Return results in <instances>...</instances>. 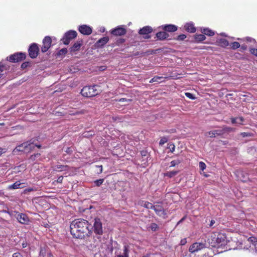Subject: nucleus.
<instances>
[{
	"label": "nucleus",
	"instance_id": "1",
	"mask_svg": "<svg viewBox=\"0 0 257 257\" xmlns=\"http://www.w3.org/2000/svg\"><path fill=\"white\" fill-rule=\"evenodd\" d=\"M90 224L86 220L78 218L74 220L70 225V231L74 237L82 238L86 235L90 237L92 231L89 229Z\"/></svg>",
	"mask_w": 257,
	"mask_h": 257
},
{
	"label": "nucleus",
	"instance_id": "2",
	"mask_svg": "<svg viewBox=\"0 0 257 257\" xmlns=\"http://www.w3.org/2000/svg\"><path fill=\"white\" fill-rule=\"evenodd\" d=\"M92 235L89 237V241L90 242L91 246L96 247L99 246L102 243V235L103 233L102 223L99 218L94 219L93 225L92 227Z\"/></svg>",
	"mask_w": 257,
	"mask_h": 257
},
{
	"label": "nucleus",
	"instance_id": "3",
	"mask_svg": "<svg viewBox=\"0 0 257 257\" xmlns=\"http://www.w3.org/2000/svg\"><path fill=\"white\" fill-rule=\"evenodd\" d=\"M208 240L212 246L217 247L225 245L227 241L226 234L219 231L212 232Z\"/></svg>",
	"mask_w": 257,
	"mask_h": 257
},
{
	"label": "nucleus",
	"instance_id": "4",
	"mask_svg": "<svg viewBox=\"0 0 257 257\" xmlns=\"http://www.w3.org/2000/svg\"><path fill=\"white\" fill-rule=\"evenodd\" d=\"M101 92L100 86L97 85L84 86L81 90V95L85 97H92Z\"/></svg>",
	"mask_w": 257,
	"mask_h": 257
},
{
	"label": "nucleus",
	"instance_id": "5",
	"mask_svg": "<svg viewBox=\"0 0 257 257\" xmlns=\"http://www.w3.org/2000/svg\"><path fill=\"white\" fill-rule=\"evenodd\" d=\"M33 144L32 140L24 142L17 146L13 150V153L16 154L18 152H24L28 150V152H31L34 149V147H31V145Z\"/></svg>",
	"mask_w": 257,
	"mask_h": 257
},
{
	"label": "nucleus",
	"instance_id": "6",
	"mask_svg": "<svg viewBox=\"0 0 257 257\" xmlns=\"http://www.w3.org/2000/svg\"><path fill=\"white\" fill-rule=\"evenodd\" d=\"M26 58V53L23 52H17L7 57V60L12 63H17L25 60Z\"/></svg>",
	"mask_w": 257,
	"mask_h": 257
},
{
	"label": "nucleus",
	"instance_id": "7",
	"mask_svg": "<svg viewBox=\"0 0 257 257\" xmlns=\"http://www.w3.org/2000/svg\"><path fill=\"white\" fill-rule=\"evenodd\" d=\"M77 33L75 31L70 30L67 32L62 38L61 41L65 45H68L71 40L77 37Z\"/></svg>",
	"mask_w": 257,
	"mask_h": 257
},
{
	"label": "nucleus",
	"instance_id": "8",
	"mask_svg": "<svg viewBox=\"0 0 257 257\" xmlns=\"http://www.w3.org/2000/svg\"><path fill=\"white\" fill-rule=\"evenodd\" d=\"M206 247L205 242H194L192 244L189 248V251L191 253H194L205 248Z\"/></svg>",
	"mask_w": 257,
	"mask_h": 257
},
{
	"label": "nucleus",
	"instance_id": "9",
	"mask_svg": "<svg viewBox=\"0 0 257 257\" xmlns=\"http://www.w3.org/2000/svg\"><path fill=\"white\" fill-rule=\"evenodd\" d=\"M39 48L37 44L34 43L30 46L28 49V52L29 56L31 58H36L39 54Z\"/></svg>",
	"mask_w": 257,
	"mask_h": 257
},
{
	"label": "nucleus",
	"instance_id": "10",
	"mask_svg": "<svg viewBox=\"0 0 257 257\" xmlns=\"http://www.w3.org/2000/svg\"><path fill=\"white\" fill-rule=\"evenodd\" d=\"M52 39L49 36H46L43 40L41 51L43 53L46 52L51 46Z\"/></svg>",
	"mask_w": 257,
	"mask_h": 257
},
{
	"label": "nucleus",
	"instance_id": "11",
	"mask_svg": "<svg viewBox=\"0 0 257 257\" xmlns=\"http://www.w3.org/2000/svg\"><path fill=\"white\" fill-rule=\"evenodd\" d=\"M153 32V29L150 26H145L141 29L139 31V34L141 35H144V38L146 39H149L151 38L149 34Z\"/></svg>",
	"mask_w": 257,
	"mask_h": 257
},
{
	"label": "nucleus",
	"instance_id": "12",
	"mask_svg": "<svg viewBox=\"0 0 257 257\" xmlns=\"http://www.w3.org/2000/svg\"><path fill=\"white\" fill-rule=\"evenodd\" d=\"M111 34L115 36H121L126 33V30L121 26H117L110 31Z\"/></svg>",
	"mask_w": 257,
	"mask_h": 257
},
{
	"label": "nucleus",
	"instance_id": "13",
	"mask_svg": "<svg viewBox=\"0 0 257 257\" xmlns=\"http://www.w3.org/2000/svg\"><path fill=\"white\" fill-rule=\"evenodd\" d=\"M79 32L84 35H89L92 32V28L86 25L80 26L78 28Z\"/></svg>",
	"mask_w": 257,
	"mask_h": 257
},
{
	"label": "nucleus",
	"instance_id": "14",
	"mask_svg": "<svg viewBox=\"0 0 257 257\" xmlns=\"http://www.w3.org/2000/svg\"><path fill=\"white\" fill-rule=\"evenodd\" d=\"M83 45L82 40L76 41L70 48V52L71 54L75 53L76 52L80 50L81 47Z\"/></svg>",
	"mask_w": 257,
	"mask_h": 257
},
{
	"label": "nucleus",
	"instance_id": "15",
	"mask_svg": "<svg viewBox=\"0 0 257 257\" xmlns=\"http://www.w3.org/2000/svg\"><path fill=\"white\" fill-rule=\"evenodd\" d=\"M154 207H155L153 208V210L157 215L159 216H163L166 215L167 213L166 211L162 205H154Z\"/></svg>",
	"mask_w": 257,
	"mask_h": 257
},
{
	"label": "nucleus",
	"instance_id": "16",
	"mask_svg": "<svg viewBox=\"0 0 257 257\" xmlns=\"http://www.w3.org/2000/svg\"><path fill=\"white\" fill-rule=\"evenodd\" d=\"M18 221L21 224H27L29 222L28 216L24 213H19L17 216Z\"/></svg>",
	"mask_w": 257,
	"mask_h": 257
},
{
	"label": "nucleus",
	"instance_id": "17",
	"mask_svg": "<svg viewBox=\"0 0 257 257\" xmlns=\"http://www.w3.org/2000/svg\"><path fill=\"white\" fill-rule=\"evenodd\" d=\"M162 30L166 32H175L177 30V27L173 24L164 25L161 26Z\"/></svg>",
	"mask_w": 257,
	"mask_h": 257
},
{
	"label": "nucleus",
	"instance_id": "18",
	"mask_svg": "<svg viewBox=\"0 0 257 257\" xmlns=\"http://www.w3.org/2000/svg\"><path fill=\"white\" fill-rule=\"evenodd\" d=\"M109 41L108 37H104L99 39L95 43L96 48H102Z\"/></svg>",
	"mask_w": 257,
	"mask_h": 257
},
{
	"label": "nucleus",
	"instance_id": "19",
	"mask_svg": "<svg viewBox=\"0 0 257 257\" xmlns=\"http://www.w3.org/2000/svg\"><path fill=\"white\" fill-rule=\"evenodd\" d=\"M25 183H21L20 181H17L15 182L14 184L9 185L8 186V189L10 190L12 189H17L19 188H23L25 187L24 185Z\"/></svg>",
	"mask_w": 257,
	"mask_h": 257
},
{
	"label": "nucleus",
	"instance_id": "20",
	"mask_svg": "<svg viewBox=\"0 0 257 257\" xmlns=\"http://www.w3.org/2000/svg\"><path fill=\"white\" fill-rule=\"evenodd\" d=\"M222 133L221 130H214L208 132L206 133V136L210 138H214L216 136H222Z\"/></svg>",
	"mask_w": 257,
	"mask_h": 257
},
{
	"label": "nucleus",
	"instance_id": "21",
	"mask_svg": "<svg viewBox=\"0 0 257 257\" xmlns=\"http://www.w3.org/2000/svg\"><path fill=\"white\" fill-rule=\"evenodd\" d=\"M185 30L190 33H193L196 32V29L194 24L192 23H186L184 27Z\"/></svg>",
	"mask_w": 257,
	"mask_h": 257
},
{
	"label": "nucleus",
	"instance_id": "22",
	"mask_svg": "<svg viewBox=\"0 0 257 257\" xmlns=\"http://www.w3.org/2000/svg\"><path fill=\"white\" fill-rule=\"evenodd\" d=\"M156 36L157 39L160 41L164 40L169 36V34L164 31L157 33Z\"/></svg>",
	"mask_w": 257,
	"mask_h": 257
},
{
	"label": "nucleus",
	"instance_id": "23",
	"mask_svg": "<svg viewBox=\"0 0 257 257\" xmlns=\"http://www.w3.org/2000/svg\"><path fill=\"white\" fill-rule=\"evenodd\" d=\"M201 32L205 35L208 36H213L215 33L213 31L209 28H201Z\"/></svg>",
	"mask_w": 257,
	"mask_h": 257
},
{
	"label": "nucleus",
	"instance_id": "24",
	"mask_svg": "<svg viewBox=\"0 0 257 257\" xmlns=\"http://www.w3.org/2000/svg\"><path fill=\"white\" fill-rule=\"evenodd\" d=\"M195 41L196 43H200L206 39V37L203 34H195L194 36Z\"/></svg>",
	"mask_w": 257,
	"mask_h": 257
},
{
	"label": "nucleus",
	"instance_id": "25",
	"mask_svg": "<svg viewBox=\"0 0 257 257\" xmlns=\"http://www.w3.org/2000/svg\"><path fill=\"white\" fill-rule=\"evenodd\" d=\"M217 42L220 46L223 48H225L229 45L228 41L224 38L220 39Z\"/></svg>",
	"mask_w": 257,
	"mask_h": 257
},
{
	"label": "nucleus",
	"instance_id": "26",
	"mask_svg": "<svg viewBox=\"0 0 257 257\" xmlns=\"http://www.w3.org/2000/svg\"><path fill=\"white\" fill-rule=\"evenodd\" d=\"M178 173V171H173L167 172L164 174L165 176L168 177L169 178H172L175 176Z\"/></svg>",
	"mask_w": 257,
	"mask_h": 257
},
{
	"label": "nucleus",
	"instance_id": "27",
	"mask_svg": "<svg viewBox=\"0 0 257 257\" xmlns=\"http://www.w3.org/2000/svg\"><path fill=\"white\" fill-rule=\"evenodd\" d=\"M221 130L223 135L224 133L226 132H230L233 131L234 129L230 127L224 126L222 129H221Z\"/></svg>",
	"mask_w": 257,
	"mask_h": 257
},
{
	"label": "nucleus",
	"instance_id": "28",
	"mask_svg": "<svg viewBox=\"0 0 257 257\" xmlns=\"http://www.w3.org/2000/svg\"><path fill=\"white\" fill-rule=\"evenodd\" d=\"M143 206L147 209H153V208L155 207L154 205L148 201H145Z\"/></svg>",
	"mask_w": 257,
	"mask_h": 257
},
{
	"label": "nucleus",
	"instance_id": "29",
	"mask_svg": "<svg viewBox=\"0 0 257 257\" xmlns=\"http://www.w3.org/2000/svg\"><path fill=\"white\" fill-rule=\"evenodd\" d=\"M128 252H129V246L128 245H125L123 246V254L125 257H128Z\"/></svg>",
	"mask_w": 257,
	"mask_h": 257
},
{
	"label": "nucleus",
	"instance_id": "30",
	"mask_svg": "<svg viewBox=\"0 0 257 257\" xmlns=\"http://www.w3.org/2000/svg\"><path fill=\"white\" fill-rule=\"evenodd\" d=\"M230 46H231V48L232 49L235 50V49L239 48L240 45L238 42H233L231 43Z\"/></svg>",
	"mask_w": 257,
	"mask_h": 257
},
{
	"label": "nucleus",
	"instance_id": "31",
	"mask_svg": "<svg viewBox=\"0 0 257 257\" xmlns=\"http://www.w3.org/2000/svg\"><path fill=\"white\" fill-rule=\"evenodd\" d=\"M67 167H68L67 166L57 165L56 166V169L58 171L66 170V168Z\"/></svg>",
	"mask_w": 257,
	"mask_h": 257
},
{
	"label": "nucleus",
	"instance_id": "32",
	"mask_svg": "<svg viewBox=\"0 0 257 257\" xmlns=\"http://www.w3.org/2000/svg\"><path fill=\"white\" fill-rule=\"evenodd\" d=\"M186 38V36L185 34H181L178 35L176 38L174 39L177 41H183Z\"/></svg>",
	"mask_w": 257,
	"mask_h": 257
},
{
	"label": "nucleus",
	"instance_id": "33",
	"mask_svg": "<svg viewBox=\"0 0 257 257\" xmlns=\"http://www.w3.org/2000/svg\"><path fill=\"white\" fill-rule=\"evenodd\" d=\"M150 228L153 231H155L158 229V225L155 223H152L150 224Z\"/></svg>",
	"mask_w": 257,
	"mask_h": 257
},
{
	"label": "nucleus",
	"instance_id": "34",
	"mask_svg": "<svg viewBox=\"0 0 257 257\" xmlns=\"http://www.w3.org/2000/svg\"><path fill=\"white\" fill-rule=\"evenodd\" d=\"M179 160H173L170 162V167H175L176 165L179 164L181 163Z\"/></svg>",
	"mask_w": 257,
	"mask_h": 257
},
{
	"label": "nucleus",
	"instance_id": "35",
	"mask_svg": "<svg viewBox=\"0 0 257 257\" xmlns=\"http://www.w3.org/2000/svg\"><path fill=\"white\" fill-rule=\"evenodd\" d=\"M6 67L3 65H0V78L4 75V72L6 71Z\"/></svg>",
	"mask_w": 257,
	"mask_h": 257
},
{
	"label": "nucleus",
	"instance_id": "36",
	"mask_svg": "<svg viewBox=\"0 0 257 257\" xmlns=\"http://www.w3.org/2000/svg\"><path fill=\"white\" fill-rule=\"evenodd\" d=\"M248 241L252 242L254 245L257 244V238L254 236H251L248 239Z\"/></svg>",
	"mask_w": 257,
	"mask_h": 257
},
{
	"label": "nucleus",
	"instance_id": "37",
	"mask_svg": "<svg viewBox=\"0 0 257 257\" xmlns=\"http://www.w3.org/2000/svg\"><path fill=\"white\" fill-rule=\"evenodd\" d=\"M163 77H160V76H154L153 78H152L149 82L150 83H153V82H158L159 80L161 79H162Z\"/></svg>",
	"mask_w": 257,
	"mask_h": 257
},
{
	"label": "nucleus",
	"instance_id": "38",
	"mask_svg": "<svg viewBox=\"0 0 257 257\" xmlns=\"http://www.w3.org/2000/svg\"><path fill=\"white\" fill-rule=\"evenodd\" d=\"M41 154L40 153H37L31 155L29 158V159L32 161H35L36 159V158L40 157Z\"/></svg>",
	"mask_w": 257,
	"mask_h": 257
},
{
	"label": "nucleus",
	"instance_id": "39",
	"mask_svg": "<svg viewBox=\"0 0 257 257\" xmlns=\"http://www.w3.org/2000/svg\"><path fill=\"white\" fill-rule=\"evenodd\" d=\"M125 41V40L123 38H119L116 41V45L119 46L120 44H123Z\"/></svg>",
	"mask_w": 257,
	"mask_h": 257
},
{
	"label": "nucleus",
	"instance_id": "40",
	"mask_svg": "<svg viewBox=\"0 0 257 257\" xmlns=\"http://www.w3.org/2000/svg\"><path fill=\"white\" fill-rule=\"evenodd\" d=\"M103 179H99L94 181V183L97 186H100L103 182Z\"/></svg>",
	"mask_w": 257,
	"mask_h": 257
},
{
	"label": "nucleus",
	"instance_id": "41",
	"mask_svg": "<svg viewBox=\"0 0 257 257\" xmlns=\"http://www.w3.org/2000/svg\"><path fill=\"white\" fill-rule=\"evenodd\" d=\"M168 148L170 149L171 152L173 153L175 151V146L173 144H168Z\"/></svg>",
	"mask_w": 257,
	"mask_h": 257
},
{
	"label": "nucleus",
	"instance_id": "42",
	"mask_svg": "<svg viewBox=\"0 0 257 257\" xmlns=\"http://www.w3.org/2000/svg\"><path fill=\"white\" fill-rule=\"evenodd\" d=\"M185 94L187 97L191 99H194L195 98V97L194 96V95L191 93L186 92Z\"/></svg>",
	"mask_w": 257,
	"mask_h": 257
},
{
	"label": "nucleus",
	"instance_id": "43",
	"mask_svg": "<svg viewBox=\"0 0 257 257\" xmlns=\"http://www.w3.org/2000/svg\"><path fill=\"white\" fill-rule=\"evenodd\" d=\"M206 164L203 162H199V168L202 171H203L206 168Z\"/></svg>",
	"mask_w": 257,
	"mask_h": 257
},
{
	"label": "nucleus",
	"instance_id": "44",
	"mask_svg": "<svg viewBox=\"0 0 257 257\" xmlns=\"http://www.w3.org/2000/svg\"><path fill=\"white\" fill-rule=\"evenodd\" d=\"M250 53L254 55L255 56L257 57V49L255 48H250L249 49Z\"/></svg>",
	"mask_w": 257,
	"mask_h": 257
},
{
	"label": "nucleus",
	"instance_id": "45",
	"mask_svg": "<svg viewBox=\"0 0 257 257\" xmlns=\"http://www.w3.org/2000/svg\"><path fill=\"white\" fill-rule=\"evenodd\" d=\"M167 141H168V139L167 138L163 137L161 139L160 142H159V144L160 145H163L164 144H165L167 142Z\"/></svg>",
	"mask_w": 257,
	"mask_h": 257
},
{
	"label": "nucleus",
	"instance_id": "46",
	"mask_svg": "<svg viewBox=\"0 0 257 257\" xmlns=\"http://www.w3.org/2000/svg\"><path fill=\"white\" fill-rule=\"evenodd\" d=\"M36 189L35 188H28L25 189L24 192V193H26L29 192L34 191H36Z\"/></svg>",
	"mask_w": 257,
	"mask_h": 257
},
{
	"label": "nucleus",
	"instance_id": "47",
	"mask_svg": "<svg viewBox=\"0 0 257 257\" xmlns=\"http://www.w3.org/2000/svg\"><path fill=\"white\" fill-rule=\"evenodd\" d=\"M29 65V62H25L23 63L21 65V68L22 69H25L26 67H27Z\"/></svg>",
	"mask_w": 257,
	"mask_h": 257
},
{
	"label": "nucleus",
	"instance_id": "48",
	"mask_svg": "<svg viewBox=\"0 0 257 257\" xmlns=\"http://www.w3.org/2000/svg\"><path fill=\"white\" fill-rule=\"evenodd\" d=\"M65 152L68 154H71L73 152V150L71 147H67L65 150Z\"/></svg>",
	"mask_w": 257,
	"mask_h": 257
},
{
	"label": "nucleus",
	"instance_id": "49",
	"mask_svg": "<svg viewBox=\"0 0 257 257\" xmlns=\"http://www.w3.org/2000/svg\"><path fill=\"white\" fill-rule=\"evenodd\" d=\"M67 49L66 48H63L59 51L60 54H66L67 53Z\"/></svg>",
	"mask_w": 257,
	"mask_h": 257
},
{
	"label": "nucleus",
	"instance_id": "50",
	"mask_svg": "<svg viewBox=\"0 0 257 257\" xmlns=\"http://www.w3.org/2000/svg\"><path fill=\"white\" fill-rule=\"evenodd\" d=\"M84 110H81L80 111H76L75 112H70V114H72V115H78L79 114H83V113H84Z\"/></svg>",
	"mask_w": 257,
	"mask_h": 257
},
{
	"label": "nucleus",
	"instance_id": "51",
	"mask_svg": "<svg viewBox=\"0 0 257 257\" xmlns=\"http://www.w3.org/2000/svg\"><path fill=\"white\" fill-rule=\"evenodd\" d=\"M240 135L242 137H247L251 136V135L250 133H245V132L241 133Z\"/></svg>",
	"mask_w": 257,
	"mask_h": 257
},
{
	"label": "nucleus",
	"instance_id": "52",
	"mask_svg": "<svg viewBox=\"0 0 257 257\" xmlns=\"http://www.w3.org/2000/svg\"><path fill=\"white\" fill-rule=\"evenodd\" d=\"M7 152V149L0 147V157Z\"/></svg>",
	"mask_w": 257,
	"mask_h": 257
},
{
	"label": "nucleus",
	"instance_id": "53",
	"mask_svg": "<svg viewBox=\"0 0 257 257\" xmlns=\"http://www.w3.org/2000/svg\"><path fill=\"white\" fill-rule=\"evenodd\" d=\"M13 257H23V255L21 253L17 252L13 254Z\"/></svg>",
	"mask_w": 257,
	"mask_h": 257
},
{
	"label": "nucleus",
	"instance_id": "54",
	"mask_svg": "<svg viewBox=\"0 0 257 257\" xmlns=\"http://www.w3.org/2000/svg\"><path fill=\"white\" fill-rule=\"evenodd\" d=\"M131 101V99H127L124 98H120V99H119L118 100V101H119V102H130Z\"/></svg>",
	"mask_w": 257,
	"mask_h": 257
},
{
	"label": "nucleus",
	"instance_id": "55",
	"mask_svg": "<svg viewBox=\"0 0 257 257\" xmlns=\"http://www.w3.org/2000/svg\"><path fill=\"white\" fill-rule=\"evenodd\" d=\"M63 179V177L61 176L58 178L57 180H56V182L59 183H61L62 182Z\"/></svg>",
	"mask_w": 257,
	"mask_h": 257
},
{
	"label": "nucleus",
	"instance_id": "56",
	"mask_svg": "<svg viewBox=\"0 0 257 257\" xmlns=\"http://www.w3.org/2000/svg\"><path fill=\"white\" fill-rule=\"evenodd\" d=\"M187 242L186 239L184 238L181 240V245H184Z\"/></svg>",
	"mask_w": 257,
	"mask_h": 257
},
{
	"label": "nucleus",
	"instance_id": "57",
	"mask_svg": "<svg viewBox=\"0 0 257 257\" xmlns=\"http://www.w3.org/2000/svg\"><path fill=\"white\" fill-rule=\"evenodd\" d=\"M236 119L237 118L232 117L231 118V121L232 123H236Z\"/></svg>",
	"mask_w": 257,
	"mask_h": 257
},
{
	"label": "nucleus",
	"instance_id": "58",
	"mask_svg": "<svg viewBox=\"0 0 257 257\" xmlns=\"http://www.w3.org/2000/svg\"><path fill=\"white\" fill-rule=\"evenodd\" d=\"M215 221L214 220H213L212 219L211 221H210V224H209V226H212L213 225V224L215 223Z\"/></svg>",
	"mask_w": 257,
	"mask_h": 257
},
{
	"label": "nucleus",
	"instance_id": "59",
	"mask_svg": "<svg viewBox=\"0 0 257 257\" xmlns=\"http://www.w3.org/2000/svg\"><path fill=\"white\" fill-rule=\"evenodd\" d=\"M147 152L145 151H142L141 152V154L142 156H145L146 155Z\"/></svg>",
	"mask_w": 257,
	"mask_h": 257
},
{
	"label": "nucleus",
	"instance_id": "60",
	"mask_svg": "<svg viewBox=\"0 0 257 257\" xmlns=\"http://www.w3.org/2000/svg\"><path fill=\"white\" fill-rule=\"evenodd\" d=\"M98 167L100 168V173H101L102 171V166H98Z\"/></svg>",
	"mask_w": 257,
	"mask_h": 257
},
{
	"label": "nucleus",
	"instance_id": "61",
	"mask_svg": "<svg viewBox=\"0 0 257 257\" xmlns=\"http://www.w3.org/2000/svg\"><path fill=\"white\" fill-rule=\"evenodd\" d=\"M3 212H5V213H9V214H10V212L9 211H7V210H3L2 211Z\"/></svg>",
	"mask_w": 257,
	"mask_h": 257
},
{
	"label": "nucleus",
	"instance_id": "62",
	"mask_svg": "<svg viewBox=\"0 0 257 257\" xmlns=\"http://www.w3.org/2000/svg\"><path fill=\"white\" fill-rule=\"evenodd\" d=\"M35 146L39 149L41 148V145H36Z\"/></svg>",
	"mask_w": 257,
	"mask_h": 257
},
{
	"label": "nucleus",
	"instance_id": "63",
	"mask_svg": "<svg viewBox=\"0 0 257 257\" xmlns=\"http://www.w3.org/2000/svg\"><path fill=\"white\" fill-rule=\"evenodd\" d=\"M184 218H185V217H183V218H182V219H181L179 221L178 223H180V222H182V221L184 219Z\"/></svg>",
	"mask_w": 257,
	"mask_h": 257
},
{
	"label": "nucleus",
	"instance_id": "64",
	"mask_svg": "<svg viewBox=\"0 0 257 257\" xmlns=\"http://www.w3.org/2000/svg\"><path fill=\"white\" fill-rule=\"evenodd\" d=\"M117 257H125L123 254V255H119Z\"/></svg>",
	"mask_w": 257,
	"mask_h": 257
}]
</instances>
